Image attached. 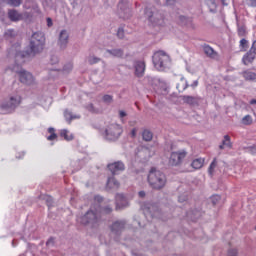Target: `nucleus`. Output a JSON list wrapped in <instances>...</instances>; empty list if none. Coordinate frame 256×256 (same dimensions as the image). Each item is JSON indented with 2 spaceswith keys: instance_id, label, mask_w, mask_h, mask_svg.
<instances>
[{
  "instance_id": "nucleus-36",
  "label": "nucleus",
  "mask_w": 256,
  "mask_h": 256,
  "mask_svg": "<svg viewBox=\"0 0 256 256\" xmlns=\"http://www.w3.org/2000/svg\"><path fill=\"white\" fill-rule=\"evenodd\" d=\"M249 7H256V0H245Z\"/></svg>"
},
{
  "instance_id": "nucleus-55",
  "label": "nucleus",
  "mask_w": 256,
  "mask_h": 256,
  "mask_svg": "<svg viewBox=\"0 0 256 256\" xmlns=\"http://www.w3.org/2000/svg\"><path fill=\"white\" fill-rule=\"evenodd\" d=\"M16 157H17V159H22L23 157H25V153L22 152V153H21V156L17 155Z\"/></svg>"
},
{
  "instance_id": "nucleus-46",
  "label": "nucleus",
  "mask_w": 256,
  "mask_h": 256,
  "mask_svg": "<svg viewBox=\"0 0 256 256\" xmlns=\"http://www.w3.org/2000/svg\"><path fill=\"white\" fill-rule=\"evenodd\" d=\"M220 1L224 6L229 5V3H231V0H220Z\"/></svg>"
},
{
  "instance_id": "nucleus-35",
  "label": "nucleus",
  "mask_w": 256,
  "mask_h": 256,
  "mask_svg": "<svg viewBox=\"0 0 256 256\" xmlns=\"http://www.w3.org/2000/svg\"><path fill=\"white\" fill-rule=\"evenodd\" d=\"M125 35V31L123 30V28H119L118 29V32H117V36L120 38V39H123Z\"/></svg>"
},
{
  "instance_id": "nucleus-58",
  "label": "nucleus",
  "mask_w": 256,
  "mask_h": 256,
  "mask_svg": "<svg viewBox=\"0 0 256 256\" xmlns=\"http://www.w3.org/2000/svg\"><path fill=\"white\" fill-rule=\"evenodd\" d=\"M155 153V149H152V154Z\"/></svg>"
},
{
  "instance_id": "nucleus-53",
  "label": "nucleus",
  "mask_w": 256,
  "mask_h": 256,
  "mask_svg": "<svg viewBox=\"0 0 256 256\" xmlns=\"http://www.w3.org/2000/svg\"><path fill=\"white\" fill-rule=\"evenodd\" d=\"M138 195H139V197H145V191H140V192L138 193Z\"/></svg>"
},
{
  "instance_id": "nucleus-4",
  "label": "nucleus",
  "mask_w": 256,
  "mask_h": 256,
  "mask_svg": "<svg viewBox=\"0 0 256 256\" xmlns=\"http://www.w3.org/2000/svg\"><path fill=\"white\" fill-rule=\"evenodd\" d=\"M153 65L157 71H165L171 65V58L167 53L158 51L153 55Z\"/></svg>"
},
{
  "instance_id": "nucleus-50",
  "label": "nucleus",
  "mask_w": 256,
  "mask_h": 256,
  "mask_svg": "<svg viewBox=\"0 0 256 256\" xmlns=\"http://www.w3.org/2000/svg\"><path fill=\"white\" fill-rule=\"evenodd\" d=\"M250 151H251V154H252V155H256V146H253V147L250 149Z\"/></svg>"
},
{
  "instance_id": "nucleus-8",
  "label": "nucleus",
  "mask_w": 256,
  "mask_h": 256,
  "mask_svg": "<svg viewBox=\"0 0 256 256\" xmlns=\"http://www.w3.org/2000/svg\"><path fill=\"white\" fill-rule=\"evenodd\" d=\"M187 157V152L185 150H181L178 152H172L170 156L169 163L170 165H180L183 160Z\"/></svg>"
},
{
  "instance_id": "nucleus-49",
  "label": "nucleus",
  "mask_w": 256,
  "mask_h": 256,
  "mask_svg": "<svg viewBox=\"0 0 256 256\" xmlns=\"http://www.w3.org/2000/svg\"><path fill=\"white\" fill-rule=\"evenodd\" d=\"M119 115H120L121 119H123V117H126V116H127V113H125V111L121 110V111L119 112Z\"/></svg>"
},
{
  "instance_id": "nucleus-28",
  "label": "nucleus",
  "mask_w": 256,
  "mask_h": 256,
  "mask_svg": "<svg viewBox=\"0 0 256 256\" xmlns=\"http://www.w3.org/2000/svg\"><path fill=\"white\" fill-rule=\"evenodd\" d=\"M145 16L147 17V19H148L149 21L156 23V25H159V23H157V22H155V21L153 20V11H151L150 9H146V11H145Z\"/></svg>"
},
{
  "instance_id": "nucleus-40",
  "label": "nucleus",
  "mask_w": 256,
  "mask_h": 256,
  "mask_svg": "<svg viewBox=\"0 0 256 256\" xmlns=\"http://www.w3.org/2000/svg\"><path fill=\"white\" fill-rule=\"evenodd\" d=\"M143 209V211H144V215H149V214H151V207H149L148 209L147 208H142Z\"/></svg>"
},
{
  "instance_id": "nucleus-16",
  "label": "nucleus",
  "mask_w": 256,
  "mask_h": 256,
  "mask_svg": "<svg viewBox=\"0 0 256 256\" xmlns=\"http://www.w3.org/2000/svg\"><path fill=\"white\" fill-rule=\"evenodd\" d=\"M256 52H248L242 59L244 65H249V63H253L255 59Z\"/></svg>"
},
{
  "instance_id": "nucleus-25",
  "label": "nucleus",
  "mask_w": 256,
  "mask_h": 256,
  "mask_svg": "<svg viewBox=\"0 0 256 256\" xmlns=\"http://www.w3.org/2000/svg\"><path fill=\"white\" fill-rule=\"evenodd\" d=\"M184 103H188L189 105H193L194 103H197V98L192 96H184L183 97Z\"/></svg>"
},
{
  "instance_id": "nucleus-56",
  "label": "nucleus",
  "mask_w": 256,
  "mask_h": 256,
  "mask_svg": "<svg viewBox=\"0 0 256 256\" xmlns=\"http://www.w3.org/2000/svg\"><path fill=\"white\" fill-rule=\"evenodd\" d=\"M250 105H256V99H252V100L250 101Z\"/></svg>"
},
{
  "instance_id": "nucleus-15",
  "label": "nucleus",
  "mask_w": 256,
  "mask_h": 256,
  "mask_svg": "<svg viewBox=\"0 0 256 256\" xmlns=\"http://www.w3.org/2000/svg\"><path fill=\"white\" fill-rule=\"evenodd\" d=\"M104 55L105 57H109V55H111L112 57H123V50L121 49L107 50Z\"/></svg>"
},
{
  "instance_id": "nucleus-57",
  "label": "nucleus",
  "mask_w": 256,
  "mask_h": 256,
  "mask_svg": "<svg viewBox=\"0 0 256 256\" xmlns=\"http://www.w3.org/2000/svg\"><path fill=\"white\" fill-rule=\"evenodd\" d=\"M95 200H96V201H102L103 198H101V196H96V197H95Z\"/></svg>"
},
{
  "instance_id": "nucleus-45",
  "label": "nucleus",
  "mask_w": 256,
  "mask_h": 256,
  "mask_svg": "<svg viewBox=\"0 0 256 256\" xmlns=\"http://www.w3.org/2000/svg\"><path fill=\"white\" fill-rule=\"evenodd\" d=\"M228 255L229 256H237V250H230Z\"/></svg>"
},
{
  "instance_id": "nucleus-17",
  "label": "nucleus",
  "mask_w": 256,
  "mask_h": 256,
  "mask_svg": "<svg viewBox=\"0 0 256 256\" xmlns=\"http://www.w3.org/2000/svg\"><path fill=\"white\" fill-rule=\"evenodd\" d=\"M204 163H205V159L197 158L192 161L191 166L193 167V169H201V167H203Z\"/></svg>"
},
{
  "instance_id": "nucleus-18",
  "label": "nucleus",
  "mask_w": 256,
  "mask_h": 256,
  "mask_svg": "<svg viewBox=\"0 0 256 256\" xmlns=\"http://www.w3.org/2000/svg\"><path fill=\"white\" fill-rule=\"evenodd\" d=\"M107 189H119V182L115 180L114 177H111L107 181Z\"/></svg>"
},
{
  "instance_id": "nucleus-33",
  "label": "nucleus",
  "mask_w": 256,
  "mask_h": 256,
  "mask_svg": "<svg viewBox=\"0 0 256 256\" xmlns=\"http://www.w3.org/2000/svg\"><path fill=\"white\" fill-rule=\"evenodd\" d=\"M211 201L213 203V205H217V203H219V201H221V196L219 195H213L211 197Z\"/></svg>"
},
{
  "instance_id": "nucleus-13",
  "label": "nucleus",
  "mask_w": 256,
  "mask_h": 256,
  "mask_svg": "<svg viewBox=\"0 0 256 256\" xmlns=\"http://www.w3.org/2000/svg\"><path fill=\"white\" fill-rule=\"evenodd\" d=\"M129 205V201H127V198L124 197L123 194H118L116 196V207L117 209H123V207H127Z\"/></svg>"
},
{
  "instance_id": "nucleus-7",
  "label": "nucleus",
  "mask_w": 256,
  "mask_h": 256,
  "mask_svg": "<svg viewBox=\"0 0 256 256\" xmlns=\"http://www.w3.org/2000/svg\"><path fill=\"white\" fill-rule=\"evenodd\" d=\"M12 71H14V73L18 74L20 82L24 83V85H33V83H35V78L33 77V74L19 68V65L14 66L12 68Z\"/></svg>"
},
{
  "instance_id": "nucleus-32",
  "label": "nucleus",
  "mask_w": 256,
  "mask_h": 256,
  "mask_svg": "<svg viewBox=\"0 0 256 256\" xmlns=\"http://www.w3.org/2000/svg\"><path fill=\"white\" fill-rule=\"evenodd\" d=\"M21 2L22 0H8V5H12V7H19Z\"/></svg>"
},
{
  "instance_id": "nucleus-3",
  "label": "nucleus",
  "mask_w": 256,
  "mask_h": 256,
  "mask_svg": "<svg viewBox=\"0 0 256 256\" xmlns=\"http://www.w3.org/2000/svg\"><path fill=\"white\" fill-rule=\"evenodd\" d=\"M148 183L153 189H163L167 185V177L156 168H151L148 174Z\"/></svg>"
},
{
  "instance_id": "nucleus-21",
  "label": "nucleus",
  "mask_w": 256,
  "mask_h": 256,
  "mask_svg": "<svg viewBox=\"0 0 256 256\" xmlns=\"http://www.w3.org/2000/svg\"><path fill=\"white\" fill-rule=\"evenodd\" d=\"M220 149H231V138H229V136H224V140L222 145H220Z\"/></svg>"
},
{
  "instance_id": "nucleus-47",
  "label": "nucleus",
  "mask_w": 256,
  "mask_h": 256,
  "mask_svg": "<svg viewBox=\"0 0 256 256\" xmlns=\"http://www.w3.org/2000/svg\"><path fill=\"white\" fill-rule=\"evenodd\" d=\"M175 1L177 0H166V5H175Z\"/></svg>"
},
{
  "instance_id": "nucleus-1",
  "label": "nucleus",
  "mask_w": 256,
  "mask_h": 256,
  "mask_svg": "<svg viewBox=\"0 0 256 256\" xmlns=\"http://www.w3.org/2000/svg\"><path fill=\"white\" fill-rule=\"evenodd\" d=\"M45 47V36L41 32H36L32 35L30 40V50L26 52H17L16 61L18 63H25V59L33 57L35 53H41Z\"/></svg>"
},
{
  "instance_id": "nucleus-37",
  "label": "nucleus",
  "mask_w": 256,
  "mask_h": 256,
  "mask_svg": "<svg viewBox=\"0 0 256 256\" xmlns=\"http://www.w3.org/2000/svg\"><path fill=\"white\" fill-rule=\"evenodd\" d=\"M117 229H121V224L119 222L112 225V231H117Z\"/></svg>"
},
{
  "instance_id": "nucleus-54",
  "label": "nucleus",
  "mask_w": 256,
  "mask_h": 256,
  "mask_svg": "<svg viewBox=\"0 0 256 256\" xmlns=\"http://www.w3.org/2000/svg\"><path fill=\"white\" fill-rule=\"evenodd\" d=\"M197 85H199V81L195 80L192 84V87H197Z\"/></svg>"
},
{
  "instance_id": "nucleus-29",
  "label": "nucleus",
  "mask_w": 256,
  "mask_h": 256,
  "mask_svg": "<svg viewBox=\"0 0 256 256\" xmlns=\"http://www.w3.org/2000/svg\"><path fill=\"white\" fill-rule=\"evenodd\" d=\"M87 61L90 65H95V63H99L101 59L97 58L96 56H89Z\"/></svg>"
},
{
  "instance_id": "nucleus-26",
  "label": "nucleus",
  "mask_w": 256,
  "mask_h": 256,
  "mask_svg": "<svg viewBox=\"0 0 256 256\" xmlns=\"http://www.w3.org/2000/svg\"><path fill=\"white\" fill-rule=\"evenodd\" d=\"M204 53H206L208 57H215V50L210 46H204Z\"/></svg>"
},
{
  "instance_id": "nucleus-24",
  "label": "nucleus",
  "mask_w": 256,
  "mask_h": 256,
  "mask_svg": "<svg viewBox=\"0 0 256 256\" xmlns=\"http://www.w3.org/2000/svg\"><path fill=\"white\" fill-rule=\"evenodd\" d=\"M142 137L144 141H151V139H153V133H151V131L149 130H144L142 133Z\"/></svg>"
},
{
  "instance_id": "nucleus-41",
  "label": "nucleus",
  "mask_w": 256,
  "mask_h": 256,
  "mask_svg": "<svg viewBox=\"0 0 256 256\" xmlns=\"http://www.w3.org/2000/svg\"><path fill=\"white\" fill-rule=\"evenodd\" d=\"M250 51H251L252 53H256V40L253 42Z\"/></svg>"
},
{
  "instance_id": "nucleus-30",
  "label": "nucleus",
  "mask_w": 256,
  "mask_h": 256,
  "mask_svg": "<svg viewBox=\"0 0 256 256\" xmlns=\"http://www.w3.org/2000/svg\"><path fill=\"white\" fill-rule=\"evenodd\" d=\"M242 123L244 125H251V123H253V118L250 115H246L243 119H242Z\"/></svg>"
},
{
  "instance_id": "nucleus-23",
  "label": "nucleus",
  "mask_w": 256,
  "mask_h": 256,
  "mask_svg": "<svg viewBox=\"0 0 256 256\" xmlns=\"http://www.w3.org/2000/svg\"><path fill=\"white\" fill-rule=\"evenodd\" d=\"M64 117L66 121H73V119H79V115H73V113L69 112V110H66L64 112Z\"/></svg>"
},
{
  "instance_id": "nucleus-9",
  "label": "nucleus",
  "mask_w": 256,
  "mask_h": 256,
  "mask_svg": "<svg viewBox=\"0 0 256 256\" xmlns=\"http://www.w3.org/2000/svg\"><path fill=\"white\" fill-rule=\"evenodd\" d=\"M58 45L60 49H66L69 45V32L62 30L59 34Z\"/></svg>"
},
{
  "instance_id": "nucleus-19",
  "label": "nucleus",
  "mask_w": 256,
  "mask_h": 256,
  "mask_svg": "<svg viewBox=\"0 0 256 256\" xmlns=\"http://www.w3.org/2000/svg\"><path fill=\"white\" fill-rule=\"evenodd\" d=\"M177 89L178 91L181 93L183 91H185V89H187V80L185 78H180L179 83L177 84Z\"/></svg>"
},
{
  "instance_id": "nucleus-34",
  "label": "nucleus",
  "mask_w": 256,
  "mask_h": 256,
  "mask_svg": "<svg viewBox=\"0 0 256 256\" xmlns=\"http://www.w3.org/2000/svg\"><path fill=\"white\" fill-rule=\"evenodd\" d=\"M186 69H187L188 73H195V71H196L195 65H193V64H187Z\"/></svg>"
},
{
  "instance_id": "nucleus-5",
  "label": "nucleus",
  "mask_w": 256,
  "mask_h": 256,
  "mask_svg": "<svg viewBox=\"0 0 256 256\" xmlns=\"http://www.w3.org/2000/svg\"><path fill=\"white\" fill-rule=\"evenodd\" d=\"M99 213H111V208L103 210L100 206H97L96 212L93 210L88 211L85 216L77 218V222L82 223L83 225H89V223H97V219H99Z\"/></svg>"
},
{
  "instance_id": "nucleus-48",
  "label": "nucleus",
  "mask_w": 256,
  "mask_h": 256,
  "mask_svg": "<svg viewBox=\"0 0 256 256\" xmlns=\"http://www.w3.org/2000/svg\"><path fill=\"white\" fill-rule=\"evenodd\" d=\"M137 136V128H134L132 131H131V137H136Z\"/></svg>"
},
{
  "instance_id": "nucleus-42",
  "label": "nucleus",
  "mask_w": 256,
  "mask_h": 256,
  "mask_svg": "<svg viewBox=\"0 0 256 256\" xmlns=\"http://www.w3.org/2000/svg\"><path fill=\"white\" fill-rule=\"evenodd\" d=\"M145 153H149V149H142L139 153L140 157H143V155H145Z\"/></svg>"
},
{
  "instance_id": "nucleus-43",
  "label": "nucleus",
  "mask_w": 256,
  "mask_h": 256,
  "mask_svg": "<svg viewBox=\"0 0 256 256\" xmlns=\"http://www.w3.org/2000/svg\"><path fill=\"white\" fill-rule=\"evenodd\" d=\"M47 26L48 27H53V20L51 18H47Z\"/></svg>"
},
{
  "instance_id": "nucleus-38",
  "label": "nucleus",
  "mask_w": 256,
  "mask_h": 256,
  "mask_svg": "<svg viewBox=\"0 0 256 256\" xmlns=\"http://www.w3.org/2000/svg\"><path fill=\"white\" fill-rule=\"evenodd\" d=\"M112 99L113 98L110 95H105L103 97V101H105V103H111Z\"/></svg>"
},
{
  "instance_id": "nucleus-39",
  "label": "nucleus",
  "mask_w": 256,
  "mask_h": 256,
  "mask_svg": "<svg viewBox=\"0 0 256 256\" xmlns=\"http://www.w3.org/2000/svg\"><path fill=\"white\" fill-rule=\"evenodd\" d=\"M240 47H242V49H245V47H247V40L242 39V40L240 41Z\"/></svg>"
},
{
  "instance_id": "nucleus-52",
  "label": "nucleus",
  "mask_w": 256,
  "mask_h": 256,
  "mask_svg": "<svg viewBox=\"0 0 256 256\" xmlns=\"http://www.w3.org/2000/svg\"><path fill=\"white\" fill-rule=\"evenodd\" d=\"M88 111L95 112V109H93V105H92V104H90V105L88 106Z\"/></svg>"
},
{
  "instance_id": "nucleus-6",
  "label": "nucleus",
  "mask_w": 256,
  "mask_h": 256,
  "mask_svg": "<svg viewBox=\"0 0 256 256\" xmlns=\"http://www.w3.org/2000/svg\"><path fill=\"white\" fill-rule=\"evenodd\" d=\"M121 133H123V128H121V126L117 124H111L105 129L102 135L108 141H116V139L121 137Z\"/></svg>"
},
{
  "instance_id": "nucleus-44",
  "label": "nucleus",
  "mask_w": 256,
  "mask_h": 256,
  "mask_svg": "<svg viewBox=\"0 0 256 256\" xmlns=\"http://www.w3.org/2000/svg\"><path fill=\"white\" fill-rule=\"evenodd\" d=\"M238 35H240V36L245 35V29L244 28H239L238 29Z\"/></svg>"
},
{
  "instance_id": "nucleus-14",
  "label": "nucleus",
  "mask_w": 256,
  "mask_h": 256,
  "mask_svg": "<svg viewBox=\"0 0 256 256\" xmlns=\"http://www.w3.org/2000/svg\"><path fill=\"white\" fill-rule=\"evenodd\" d=\"M205 3L211 13H215L219 7V0H205Z\"/></svg>"
},
{
  "instance_id": "nucleus-10",
  "label": "nucleus",
  "mask_w": 256,
  "mask_h": 256,
  "mask_svg": "<svg viewBox=\"0 0 256 256\" xmlns=\"http://www.w3.org/2000/svg\"><path fill=\"white\" fill-rule=\"evenodd\" d=\"M109 171H111L112 175H118L121 171H125V164L121 161H117L108 165Z\"/></svg>"
},
{
  "instance_id": "nucleus-27",
  "label": "nucleus",
  "mask_w": 256,
  "mask_h": 256,
  "mask_svg": "<svg viewBox=\"0 0 256 256\" xmlns=\"http://www.w3.org/2000/svg\"><path fill=\"white\" fill-rule=\"evenodd\" d=\"M48 133L51 135L47 137L48 141H55L57 139V134H55V129L54 128H49Z\"/></svg>"
},
{
  "instance_id": "nucleus-51",
  "label": "nucleus",
  "mask_w": 256,
  "mask_h": 256,
  "mask_svg": "<svg viewBox=\"0 0 256 256\" xmlns=\"http://www.w3.org/2000/svg\"><path fill=\"white\" fill-rule=\"evenodd\" d=\"M185 199H187V196H184L183 198H182V197H179V198H178V201H179L180 203H183V202L185 201Z\"/></svg>"
},
{
  "instance_id": "nucleus-2",
  "label": "nucleus",
  "mask_w": 256,
  "mask_h": 256,
  "mask_svg": "<svg viewBox=\"0 0 256 256\" xmlns=\"http://www.w3.org/2000/svg\"><path fill=\"white\" fill-rule=\"evenodd\" d=\"M21 92L16 90L10 94L9 99L0 103V115H7L11 113L21 105Z\"/></svg>"
},
{
  "instance_id": "nucleus-31",
  "label": "nucleus",
  "mask_w": 256,
  "mask_h": 256,
  "mask_svg": "<svg viewBox=\"0 0 256 256\" xmlns=\"http://www.w3.org/2000/svg\"><path fill=\"white\" fill-rule=\"evenodd\" d=\"M216 167H217V159H214L213 162L210 164V167H209L210 175H213V171H215Z\"/></svg>"
},
{
  "instance_id": "nucleus-12",
  "label": "nucleus",
  "mask_w": 256,
  "mask_h": 256,
  "mask_svg": "<svg viewBox=\"0 0 256 256\" xmlns=\"http://www.w3.org/2000/svg\"><path fill=\"white\" fill-rule=\"evenodd\" d=\"M8 17L11 21H23V19H26L27 13H19L16 10H10L8 12Z\"/></svg>"
},
{
  "instance_id": "nucleus-11",
  "label": "nucleus",
  "mask_w": 256,
  "mask_h": 256,
  "mask_svg": "<svg viewBox=\"0 0 256 256\" xmlns=\"http://www.w3.org/2000/svg\"><path fill=\"white\" fill-rule=\"evenodd\" d=\"M134 70L136 77H143L145 75V61L138 60L134 63Z\"/></svg>"
},
{
  "instance_id": "nucleus-22",
  "label": "nucleus",
  "mask_w": 256,
  "mask_h": 256,
  "mask_svg": "<svg viewBox=\"0 0 256 256\" xmlns=\"http://www.w3.org/2000/svg\"><path fill=\"white\" fill-rule=\"evenodd\" d=\"M243 77L247 80V81H256V74L251 72V71H245L243 73Z\"/></svg>"
},
{
  "instance_id": "nucleus-20",
  "label": "nucleus",
  "mask_w": 256,
  "mask_h": 256,
  "mask_svg": "<svg viewBox=\"0 0 256 256\" xmlns=\"http://www.w3.org/2000/svg\"><path fill=\"white\" fill-rule=\"evenodd\" d=\"M60 136H62L65 141H72L73 139V134L69 132L67 129H63L60 131Z\"/></svg>"
}]
</instances>
